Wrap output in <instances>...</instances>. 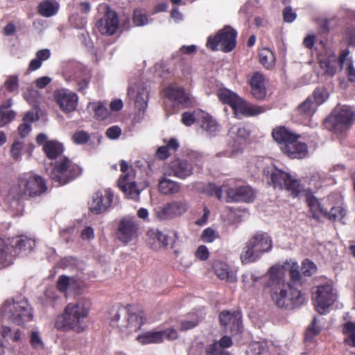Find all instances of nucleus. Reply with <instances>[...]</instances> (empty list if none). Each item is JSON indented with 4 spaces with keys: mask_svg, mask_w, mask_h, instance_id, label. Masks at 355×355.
<instances>
[{
    "mask_svg": "<svg viewBox=\"0 0 355 355\" xmlns=\"http://www.w3.org/2000/svg\"><path fill=\"white\" fill-rule=\"evenodd\" d=\"M264 293L270 295L275 305L283 310L299 308L306 302L304 293L291 283H286L284 268L272 266L261 282Z\"/></svg>",
    "mask_w": 355,
    "mask_h": 355,
    "instance_id": "f257e3e1",
    "label": "nucleus"
},
{
    "mask_svg": "<svg viewBox=\"0 0 355 355\" xmlns=\"http://www.w3.org/2000/svg\"><path fill=\"white\" fill-rule=\"evenodd\" d=\"M43 178L32 173H24L19 177L18 184L12 186L7 197L9 201V209L12 216H21L24 206L21 200L28 197H35L42 195L46 190Z\"/></svg>",
    "mask_w": 355,
    "mask_h": 355,
    "instance_id": "f03ea898",
    "label": "nucleus"
},
{
    "mask_svg": "<svg viewBox=\"0 0 355 355\" xmlns=\"http://www.w3.org/2000/svg\"><path fill=\"white\" fill-rule=\"evenodd\" d=\"M91 306V301L85 297L67 304L62 313L57 315L55 328L60 331H73L77 334L84 332L88 327Z\"/></svg>",
    "mask_w": 355,
    "mask_h": 355,
    "instance_id": "7ed1b4c3",
    "label": "nucleus"
},
{
    "mask_svg": "<svg viewBox=\"0 0 355 355\" xmlns=\"http://www.w3.org/2000/svg\"><path fill=\"white\" fill-rule=\"evenodd\" d=\"M146 322L145 312L134 304L112 309L110 325L126 334L137 332Z\"/></svg>",
    "mask_w": 355,
    "mask_h": 355,
    "instance_id": "20e7f679",
    "label": "nucleus"
},
{
    "mask_svg": "<svg viewBox=\"0 0 355 355\" xmlns=\"http://www.w3.org/2000/svg\"><path fill=\"white\" fill-rule=\"evenodd\" d=\"M272 137L281 151L291 159H303L309 153L308 146L300 141L302 135L290 130L284 125L277 126L272 130Z\"/></svg>",
    "mask_w": 355,
    "mask_h": 355,
    "instance_id": "39448f33",
    "label": "nucleus"
},
{
    "mask_svg": "<svg viewBox=\"0 0 355 355\" xmlns=\"http://www.w3.org/2000/svg\"><path fill=\"white\" fill-rule=\"evenodd\" d=\"M263 175L266 176V182L273 189L286 190L293 198L297 197L303 191V186L300 180L293 178L286 173L276 167H267L263 169Z\"/></svg>",
    "mask_w": 355,
    "mask_h": 355,
    "instance_id": "423d86ee",
    "label": "nucleus"
},
{
    "mask_svg": "<svg viewBox=\"0 0 355 355\" xmlns=\"http://www.w3.org/2000/svg\"><path fill=\"white\" fill-rule=\"evenodd\" d=\"M83 168L67 157L56 160L49 173V178L57 187L65 185L78 178Z\"/></svg>",
    "mask_w": 355,
    "mask_h": 355,
    "instance_id": "0eeeda50",
    "label": "nucleus"
},
{
    "mask_svg": "<svg viewBox=\"0 0 355 355\" xmlns=\"http://www.w3.org/2000/svg\"><path fill=\"white\" fill-rule=\"evenodd\" d=\"M2 315L17 325H22L33 320V310L25 297L7 300L1 308Z\"/></svg>",
    "mask_w": 355,
    "mask_h": 355,
    "instance_id": "6e6552de",
    "label": "nucleus"
},
{
    "mask_svg": "<svg viewBox=\"0 0 355 355\" xmlns=\"http://www.w3.org/2000/svg\"><path fill=\"white\" fill-rule=\"evenodd\" d=\"M272 248V241L267 233H257L246 243L241 254L243 264L257 261L261 254Z\"/></svg>",
    "mask_w": 355,
    "mask_h": 355,
    "instance_id": "1a4fd4ad",
    "label": "nucleus"
},
{
    "mask_svg": "<svg viewBox=\"0 0 355 355\" xmlns=\"http://www.w3.org/2000/svg\"><path fill=\"white\" fill-rule=\"evenodd\" d=\"M223 188L225 189L224 200L227 203H250L257 197L256 191L241 180H230L223 183Z\"/></svg>",
    "mask_w": 355,
    "mask_h": 355,
    "instance_id": "9d476101",
    "label": "nucleus"
},
{
    "mask_svg": "<svg viewBox=\"0 0 355 355\" xmlns=\"http://www.w3.org/2000/svg\"><path fill=\"white\" fill-rule=\"evenodd\" d=\"M237 32L230 26H225L219 30L214 35H209L207 38L206 46L211 51L220 49L229 53L233 51L236 46Z\"/></svg>",
    "mask_w": 355,
    "mask_h": 355,
    "instance_id": "9b49d317",
    "label": "nucleus"
},
{
    "mask_svg": "<svg viewBox=\"0 0 355 355\" xmlns=\"http://www.w3.org/2000/svg\"><path fill=\"white\" fill-rule=\"evenodd\" d=\"M354 121V113L347 107L335 109L324 119V128L334 134H342L348 130Z\"/></svg>",
    "mask_w": 355,
    "mask_h": 355,
    "instance_id": "f8f14e48",
    "label": "nucleus"
},
{
    "mask_svg": "<svg viewBox=\"0 0 355 355\" xmlns=\"http://www.w3.org/2000/svg\"><path fill=\"white\" fill-rule=\"evenodd\" d=\"M178 232L174 230L150 229L146 232L147 245L154 251L166 249L173 245L178 240Z\"/></svg>",
    "mask_w": 355,
    "mask_h": 355,
    "instance_id": "ddd939ff",
    "label": "nucleus"
},
{
    "mask_svg": "<svg viewBox=\"0 0 355 355\" xmlns=\"http://www.w3.org/2000/svg\"><path fill=\"white\" fill-rule=\"evenodd\" d=\"M114 192L111 189H99L94 192L92 200L89 202L90 211L94 214H101L107 211L112 206Z\"/></svg>",
    "mask_w": 355,
    "mask_h": 355,
    "instance_id": "4468645a",
    "label": "nucleus"
},
{
    "mask_svg": "<svg viewBox=\"0 0 355 355\" xmlns=\"http://www.w3.org/2000/svg\"><path fill=\"white\" fill-rule=\"evenodd\" d=\"M221 327L226 332L236 335L242 331V313L240 310L233 311L224 310L218 316Z\"/></svg>",
    "mask_w": 355,
    "mask_h": 355,
    "instance_id": "2eb2a0df",
    "label": "nucleus"
},
{
    "mask_svg": "<svg viewBox=\"0 0 355 355\" xmlns=\"http://www.w3.org/2000/svg\"><path fill=\"white\" fill-rule=\"evenodd\" d=\"M315 306L320 314H324L336 301V295L333 292L331 284H327L318 286L315 292Z\"/></svg>",
    "mask_w": 355,
    "mask_h": 355,
    "instance_id": "dca6fc26",
    "label": "nucleus"
},
{
    "mask_svg": "<svg viewBox=\"0 0 355 355\" xmlns=\"http://www.w3.org/2000/svg\"><path fill=\"white\" fill-rule=\"evenodd\" d=\"M105 12L96 22V28L98 32L104 35H114L119 26V18L116 11L105 6Z\"/></svg>",
    "mask_w": 355,
    "mask_h": 355,
    "instance_id": "f3484780",
    "label": "nucleus"
},
{
    "mask_svg": "<svg viewBox=\"0 0 355 355\" xmlns=\"http://www.w3.org/2000/svg\"><path fill=\"white\" fill-rule=\"evenodd\" d=\"M164 93L166 98L180 107L187 108L192 105L191 99L182 87L170 85L165 88Z\"/></svg>",
    "mask_w": 355,
    "mask_h": 355,
    "instance_id": "a211bd4d",
    "label": "nucleus"
},
{
    "mask_svg": "<svg viewBox=\"0 0 355 355\" xmlns=\"http://www.w3.org/2000/svg\"><path fill=\"white\" fill-rule=\"evenodd\" d=\"M54 98L60 110L64 113L74 111L78 104L77 95L68 89H58L54 92Z\"/></svg>",
    "mask_w": 355,
    "mask_h": 355,
    "instance_id": "6ab92c4d",
    "label": "nucleus"
},
{
    "mask_svg": "<svg viewBox=\"0 0 355 355\" xmlns=\"http://www.w3.org/2000/svg\"><path fill=\"white\" fill-rule=\"evenodd\" d=\"M266 78L263 74L259 71H255L248 75V83L251 88L252 96L258 101H263L267 96L266 87Z\"/></svg>",
    "mask_w": 355,
    "mask_h": 355,
    "instance_id": "aec40b11",
    "label": "nucleus"
},
{
    "mask_svg": "<svg viewBox=\"0 0 355 355\" xmlns=\"http://www.w3.org/2000/svg\"><path fill=\"white\" fill-rule=\"evenodd\" d=\"M13 259L19 255H26L35 246V241L25 235L17 236L10 241Z\"/></svg>",
    "mask_w": 355,
    "mask_h": 355,
    "instance_id": "412c9836",
    "label": "nucleus"
},
{
    "mask_svg": "<svg viewBox=\"0 0 355 355\" xmlns=\"http://www.w3.org/2000/svg\"><path fill=\"white\" fill-rule=\"evenodd\" d=\"M171 173L180 179H186L193 174V164L187 159H175L168 165Z\"/></svg>",
    "mask_w": 355,
    "mask_h": 355,
    "instance_id": "4be33fe9",
    "label": "nucleus"
},
{
    "mask_svg": "<svg viewBox=\"0 0 355 355\" xmlns=\"http://www.w3.org/2000/svg\"><path fill=\"white\" fill-rule=\"evenodd\" d=\"M138 230L135 223H119L115 235L121 243L127 245L138 237Z\"/></svg>",
    "mask_w": 355,
    "mask_h": 355,
    "instance_id": "5701e85b",
    "label": "nucleus"
},
{
    "mask_svg": "<svg viewBox=\"0 0 355 355\" xmlns=\"http://www.w3.org/2000/svg\"><path fill=\"white\" fill-rule=\"evenodd\" d=\"M13 263L11 243L8 244L0 237V270L9 267Z\"/></svg>",
    "mask_w": 355,
    "mask_h": 355,
    "instance_id": "b1692460",
    "label": "nucleus"
},
{
    "mask_svg": "<svg viewBox=\"0 0 355 355\" xmlns=\"http://www.w3.org/2000/svg\"><path fill=\"white\" fill-rule=\"evenodd\" d=\"M186 211L185 205L179 202H172L166 205L161 211L162 219H170L180 216Z\"/></svg>",
    "mask_w": 355,
    "mask_h": 355,
    "instance_id": "393cba45",
    "label": "nucleus"
},
{
    "mask_svg": "<svg viewBox=\"0 0 355 355\" xmlns=\"http://www.w3.org/2000/svg\"><path fill=\"white\" fill-rule=\"evenodd\" d=\"M180 188V183L166 177H162L158 181V191L165 196L176 194Z\"/></svg>",
    "mask_w": 355,
    "mask_h": 355,
    "instance_id": "a878e982",
    "label": "nucleus"
},
{
    "mask_svg": "<svg viewBox=\"0 0 355 355\" xmlns=\"http://www.w3.org/2000/svg\"><path fill=\"white\" fill-rule=\"evenodd\" d=\"M219 100L224 104L229 105L234 112H236L242 98L234 92L227 89H220L218 93Z\"/></svg>",
    "mask_w": 355,
    "mask_h": 355,
    "instance_id": "bb28decb",
    "label": "nucleus"
},
{
    "mask_svg": "<svg viewBox=\"0 0 355 355\" xmlns=\"http://www.w3.org/2000/svg\"><path fill=\"white\" fill-rule=\"evenodd\" d=\"M64 148L62 143L56 140H49L43 145V150L50 159H55L64 152Z\"/></svg>",
    "mask_w": 355,
    "mask_h": 355,
    "instance_id": "cd10ccee",
    "label": "nucleus"
},
{
    "mask_svg": "<svg viewBox=\"0 0 355 355\" xmlns=\"http://www.w3.org/2000/svg\"><path fill=\"white\" fill-rule=\"evenodd\" d=\"M317 109L318 107L315 103H313L312 98L307 97L304 102L298 105L297 113L301 116V119H310Z\"/></svg>",
    "mask_w": 355,
    "mask_h": 355,
    "instance_id": "c85d7f7f",
    "label": "nucleus"
},
{
    "mask_svg": "<svg viewBox=\"0 0 355 355\" xmlns=\"http://www.w3.org/2000/svg\"><path fill=\"white\" fill-rule=\"evenodd\" d=\"M59 10V4L55 0H44L37 6V12L45 17L55 15Z\"/></svg>",
    "mask_w": 355,
    "mask_h": 355,
    "instance_id": "c756f323",
    "label": "nucleus"
},
{
    "mask_svg": "<svg viewBox=\"0 0 355 355\" xmlns=\"http://www.w3.org/2000/svg\"><path fill=\"white\" fill-rule=\"evenodd\" d=\"M136 340L142 345L162 343V334L159 331H149L139 334Z\"/></svg>",
    "mask_w": 355,
    "mask_h": 355,
    "instance_id": "7c9ffc66",
    "label": "nucleus"
},
{
    "mask_svg": "<svg viewBox=\"0 0 355 355\" xmlns=\"http://www.w3.org/2000/svg\"><path fill=\"white\" fill-rule=\"evenodd\" d=\"M264 112L263 107L250 104L242 99L235 113H240L245 116H254Z\"/></svg>",
    "mask_w": 355,
    "mask_h": 355,
    "instance_id": "2f4dec72",
    "label": "nucleus"
},
{
    "mask_svg": "<svg viewBox=\"0 0 355 355\" xmlns=\"http://www.w3.org/2000/svg\"><path fill=\"white\" fill-rule=\"evenodd\" d=\"M320 66L324 71V74L333 77L337 72L336 60L334 54L321 59Z\"/></svg>",
    "mask_w": 355,
    "mask_h": 355,
    "instance_id": "473e14b6",
    "label": "nucleus"
},
{
    "mask_svg": "<svg viewBox=\"0 0 355 355\" xmlns=\"http://www.w3.org/2000/svg\"><path fill=\"white\" fill-rule=\"evenodd\" d=\"M213 269L214 273L219 279L231 282L230 279L231 278L230 268L225 263L220 261H214L213 263Z\"/></svg>",
    "mask_w": 355,
    "mask_h": 355,
    "instance_id": "72a5a7b5",
    "label": "nucleus"
},
{
    "mask_svg": "<svg viewBox=\"0 0 355 355\" xmlns=\"http://www.w3.org/2000/svg\"><path fill=\"white\" fill-rule=\"evenodd\" d=\"M201 127L209 135H215L218 130L217 122L209 115L202 113Z\"/></svg>",
    "mask_w": 355,
    "mask_h": 355,
    "instance_id": "f704fd0d",
    "label": "nucleus"
},
{
    "mask_svg": "<svg viewBox=\"0 0 355 355\" xmlns=\"http://www.w3.org/2000/svg\"><path fill=\"white\" fill-rule=\"evenodd\" d=\"M259 61L266 69L272 68L275 63V58L272 51L263 48L259 52Z\"/></svg>",
    "mask_w": 355,
    "mask_h": 355,
    "instance_id": "c9c22d12",
    "label": "nucleus"
},
{
    "mask_svg": "<svg viewBox=\"0 0 355 355\" xmlns=\"http://www.w3.org/2000/svg\"><path fill=\"white\" fill-rule=\"evenodd\" d=\"M88 107L92 110L94 113V116L97 119L103 120L110 114L107 108L104 103L101 102L89 103Z\"/></svg>",
    "mask_w": 355,
    "mask_h": 355,
    "instance_id": "e433bc0d",
    "label": "nucleus"
},
{
    "mask_svg": "<svg viewBox=\"0 0 355 355\" xmlns=\"http://www.w3.org/2000/svg\"><path fill=\"white\" fill-rule=\"evenodd\" d=\"M204 191L208 196H214L219 200H223L225 198L223 195V193H225L223 184L220 187H218L214 183H209L205 186Z\"/></svg>",
    "mask_w": 355,
    "mask_h": 355,
    "instance_id": "4c0bfd02",
    "label": "nucleus"
},
{
    "mask_svg": "<svg viewBox=\"0 0 355 355\" xmlns=\"http://www.w3.org/2000/svg\"><path fill=\"white\" fill-rule=\"evenodd\" d=\"M347 211L343 207L338 206L332 207L329 212L324 211V215L330 220L340 221L346 216Z\"/></svg>",
    "mask_w": 355,
    "mask_h": 355,
    "instance_id": "58836bf2",
    "label": "nucleus"
},
{
    "mask_svg": "<svg viewBox=\"0 0 355 355\" xmlns=\"http://www.w3.org/2000/svg\"><path fill=\"white\" fill-rule=\"evenodd\" d=\"M21 331L17 329L12 334V329L8 326H2L1 329V335L3 338H9L13 342H19L21 340Z\"/></svg>",
    "mask_w": 355,
    "mask_h": 355,
    "instance_id": "ea45409f",
    "label": "nucleus"
},
{
    "mask_svg": "<svg viewBox=\"0 0 355 355\" xmlns=\"http://www.w3.org/2000/svg\"><path fill=\"white\" fill-rule=\"evenodd\" d=\"M148 16L146 11L141 8H136L133 12L132 21L137 26H144L148 22Z\"/></svg>",
    "mask_w": 355,
    "mask_h": 355,
    "instance_id": "a19ab883",
    "label": "nucleus"
},
{
    "mask_svg": "<svg viewBox=\"0 0 355 355\" xmlns=\"http://www.w3.org/2000/svg\"><path fill=\"white\" fill-rule=\"evenodd\" d=\"M289 277L291 280V284L295 287H297V286H301L302 282V275L299 270V266L297 264L293 263L290 270H289Z\"/></svg>",
    "mask_w": 355,
    "mask_h": 355,
    "instance_id": "79ce46f5",
    "label": "nucleus"
},
{
    "mask_svg": "<svg viewBox=\"0 0 355 355\" xmlns=\"http://www.w3.org/2000/svg\"><path fill=\"white\" fill-rule=\"evenodd\" d=\"M309 97L312 98L313 103H315L316 106L318 107V106L322 105L327 98V91L324 88L317 87L313 91V94Z\"/></svg>",
    "mask_w": 355,
    "mask_h": 355,
    "instance_id": "37998d69",
    "label": "nucleus"
},
{
    "mask_svg": "<svg viewBox=\"0 0 355 355\" xmlns=\"http://www.w3.org/2000/svg\"><path fill=\"white\" fill-rule=\"evenodd\" d=\"M247 352L250 355H266L267 347L259 342H254L250 345Z\"/></svg>",
    "mask_w": 355,
    "mask_h": 355,
    "instance_id": "c03bdc74",
    "label": "nucleus"
},
{
    "mask_svg": "<svg viewBox=\"0 0 355 355\" xmlns=\"http://www.w3.org/2000/svg\"><path fill=\"white\" fill-rule=\"evenodd\" d=\"M71 139L74 144L83 145L87 144L89 141L90 135L86 131L78 130L74 132Z\"/></svg>",
    "mask_w": 355,
    "mask_h": 355,
    "instance_id": "a18cd8bd",
    "label": "nucleus"
},
{
    "mask_svg": "<svg viewBox=\"0 0 355 355\" xmlns=\"http://www.w3.org/2000/svg\"><path fill=\"white\" fill-rule=\"evenodd\" d=\"M306 202L310 210L313 212V216L315 218H318V214L319 213L324 214L323 210L320 208L318 200L314 196L309 197Z\"/></svg>",
    "mask_w": 355,
    "mask_h": 355,
    "instance_id": "49530a36",
    "label": "nucleus"
},
{
    "mask_svg": "<svg viewBox=\"0 0 355 355\" xmlns=\"http://www.w3.org/2000/svg\"><path fill=\"white\" fill-rule=\"evenodd\" d=\"M199 112H184L182 114L181 121L186 126H191L197 121V116Z\"/></svg>",
    "mask_w": 355,
    "mask_h": 355,
    "instance_id": "de8ad7c7",
    "label": "nucleus"
},
{
    "mask_svg": "<svg viewBox=\"0 0 355 355\" xmlns=\"http://www.w3.org/2000/svg\"><path fill=\"white\" fill-rule=\"evenodd\" d=\"M302 270L304 276L311 277L316 272L317 266L313 261L306 259L302 262Z\"/></svg>",
    "mask_w": 355,
    "mask_h": 355,
    "instance_id": "09e8293b",
    "label": "nucleus"
},
{
    "mask_svg": "<svg viewBox=\"0 0 355 355\" xmlns=\"http://www.w3.org/2000/svg\"><path fill=\"white\" fill-rule=\"evenodd\" d=\"M229 132L230 134L235 135L238 140H245L250 135L245 127L237 125L232 126Z\"/></svg>",
    "mask_w": 355,
    "mask_h": 355,
    "instance_id": "8fccbe9b",
    "label": "nucleus"
},
{
    "mask_svg": "<svg viewBox=\"0 0 355 355\" xmlns=\"http://www.w3.org/2000/svg\"><path fill=\"white\" fill-rule=\"evenodd\" d=\"M15 116L16 113L13 110H0V127H3L6 124L11 122Z\"/></svg>",
    "mask_w": 355,
    "mask_h": 355,
    "instance_id": "3c124183",
    "label": "nucleus"
},
{
    "mask_svg": "<svg viewBox=\"0 0 355 355\" xmlns=\"http://www.w3.org/2000/svg\"><path fill=\"white\" fill-rule=\"evenodd\" d=\"M132 178L130 172L121 175L118 180V187L122 191H126V185L128 186L130 183L133 182Z\"/></svg>",
    "mask_w": 355,
    "mask_h": 355,
    "instance_id": "603ef678",
    "label": "nucleus"
},
{
    "mask_svg": "<svg viewBox=\"0 0 355 355\" xmlns=\"http://www.w3.org/2000/svg\"><path fill=\"white\" fill-rule=\"evenodd\" d=\"M148 95L138 92L135 98V106L139 110H143L148 105Z\"/></svg>",
    "mask_w": 355,
    "mask_h": 355,
    "instance_id": "864d4df0",
    "label": "nucleus"
},
{
    "mask_svg": "<svg viewBox=\"0 0 355 355\" xmlns=\"http://www.w3.org/2000/svg\"><path fill=\"white\" fill-rule=\"evenodd\" d=\"M24 148V143L19 141H15L10 148L11 156L15 160H17L21 156V151Z\"/></svg>",
    "mask_w": 355,
    "mask_h": 355,
    "instance_id": "5fc2aeb1",
    "label": "nucleus"
},
{
    "mask_svg": "<svg viewBox=\"0 0 355 355\" xmlns=\"http://www.w3.org/2000/svg\"><path fill=\"white\" fill-rule=\"evenodd\" d=\"M206 355H227V354L216 343H214L207 347Z\"/></svg>",
    "mask_w": 355,
    "mask_h": 355,
    "instance_id": "6e6d98bb",
    "label": "nucleus"
},
{
    "mask_svg": "<svg viewBox=\"0 0 355 355\" xmlns=\"http://www.w3.org/2000/svg\"><path fill=\"white\" fill-rule=\"evenodd\" d=\"M30 343L32 347L34 349H42L44 347V343L39 333L37 331H33L31 333Z\"/></svg>",
    "mask_w": 355,
    "mask_h": 355,
    "instance_id": "4d7b16f0",
    "label": "nucleus"
},
{
    "mask_svg": "<svg viewBox=\"0 0 355 355\" xmlns=\"http://www.w3.org/2000/svg\"><path fill=\"white\" fill-rule=\"evenodd\" d=\"M76 82L78 85L77 90L85 94L86 93L85 90L90 83V76L89 75L84 74L83 78L77 80Z\"/></svg>",
    "mask_w": 355,
    "mask_h": 355,
    "instance_id": "13d9d810",
    "label": "nucleus"
},
{
    "mask_svg": "<svg viewBox=\"0 0 355 355\" xmlns=\"http://www.w3.org/2000/svg\"><path fill=\"white\" fill-rule=\"evenodd\" d=\"M18 78L15 76H10L5 83L6 89L10 92L17 91L19 87Z\"/></svg>",
    "mask_w": 355,
    "mask_h": 355,
    "instance_id": "bf43d9fd",
    "label": "nucleus"
},
{
    "mask_svg": "<svg viewBox=\"0 0 355 355\" xmlns=\"http://www.w3.org/2000/svg\"><path fill=\"white\" fill-rule=\"evenodd\" d=\"M69 21L76 28L78 29L83 28L87 24L86 19L80 17L78 15H71L69 17Z\"/></svg>",
    "mask_w": 355,
    "mask_h": 355,
    "instance_id": "052dcab7",
    "label": "nucleus"
},
{
    "mask_svg": "<svg viewBox=\"0 0 355 355\" xmlns=\"http://www.w3.org/2000/svg\"><path fill=\"white\" fill-rule=\"evenodd\" d=\"M69 278L66 275H60L57 282V288L60 292H65L69 286Z\"/></svg>",
    "mask_w": 355,
    "mask_h": 355,
    "instance_id": "680f3d73",
    "label": "nucleus"
},
{
    "mask_svg": "<svg viewBox=\"0 0 355 355\" xmlns=\"http://www.w3.org/2000/svg\"><path fill=\"white\" fill-rule=\"evenodd\" d=\"M123 192L130 198H135L139 196L140 191L137 188L136 182H133L126 185V191Z\"/></svg>",
    "mask_w": 355,
    "mask_h": 355,
    "instance_id": "e2e57ef3",
    "label": "nucleus"
},
{
    "mask_svg": "<svg viewBox=\"0 0 355 355\" xmlns=\"http://www.w3.org/2000/svg\"><path fill=\"white\" fill-rule=\"evenodd\" d=\"M297 17V14L292 10L291 6H286L283 10L284 21L287 23L293 22Z\"/></svg>",
    "mask_w": 355,
    "mask_h": 355,
    "instance_id": "0e129e2a",
    "label": "nucleus"
},
{
    "mask_svg": "<svg viewBox=\"0 0 355 355\" xmlns=\"http://www.w3.org/2000/svg\"><path fill=\"white\" fill-rule=\"evenodd\" d=\"M196 257L201 261H206L208 259L209 257V252L208 248L205 245H200L196 252Z\"/></svg>",
    "mask_w": 355,
    "mask_h": 355,
    "instance_id": "69168bd1",
    "label": "nucleus"
},
{
    "mask_svg": "<svg viewBox=\"0 0 355 355\" xmlns=\"http://www.w3.org/2000/svg\"><path fill=\"white\" fill-rule=\"evenodd\" d=\"M347 67L345 69V73L347 76L348 80L352 83H355V69L353 64L352 58L347 60Z\"/></svg>",
    "mask_w": 355,
    "mask_h": 355,
    "instance_id": "338daca9",
    "label": "nucleus"
},
{
    "mask_svg": "<svg viewBox=\"0 0 355 355\" xmlns=\"http://www.w3.org/2000/svg\"><path fill=\"white\" fill-rule=\"evenodd\" d=\"M217 236L218 235L215 230L210 227L205 229L202 234V238L205 242H212Z\"/></svg>",
    "mask_w": 355,
    "mask_h": 355,
    "instance_id": "774afa93",
    "label": "nucleus"
}]
</instances>
